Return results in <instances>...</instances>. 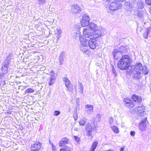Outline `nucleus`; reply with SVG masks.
Returning <instances> with one entry per match:
<instances>
[{"label":"nucleus","instance_id":"obj_43","mask_svg":"<svg viewBox=\"0 0 151 151\" xmlns=\"http://www.w3.org/2000/svg\"><path fill=\"white\" fill-rule=\"evenodd\" d=\"M138 6L139 7L140 9H142L143 7V4L142 3H139L138 4Z\"/></svg>","mask_w":151,"mask_h":151},{"label":"nucleus","instance_id":"obj_49","mask_svg":"<svg viewBox=\"0 0 151 151\" xmlns=\"http://www.w3.org/2000/svg\"><path fill=\"white\" fill-rule=\"evenodd\" d=\"M115 1H116L119 2V1L124 2L125 0H114Z\"/></svg>","mask_w":151,"mask_h":151},{"label":"nucleus","instance_id":"obj_13","mask_svg":"<svg viewBox=\"0 0 151 151\" xmlns=\"http://www.w3.org/2000/svg\"><path fill=\"white\" fill-rule=\"evenodd\" d=\"M114 56L116 59L118 60L122 56V53L119 51L118 49H115L113 52Z\"/></svg>","mask_w":151,"mask_h":151},{"label":"nucleus","instance_id":"obj_15","mask_svg":"<svg viewBox=\"0 0 151 151\" xmlns=\"http://www.w3.org/2000/svg\"><path fill=\"white\" fill-rule=\"evenodd\" d=\"M131 98L134 101L138 103L141 102L142 100V99L140 96H137L135 94L132 95Z\"/></svg>","mask_w":151,"mask_h":151},{"label":"nucleus","instance_id":"obj_10","mask_svg":"<svg viewBox=\"0 0 151 151\" xmlns=\"http://www.w3.org/2000/svg\"><path fill=\"white\" fill-rule=\"evenodd\" d=\"M131 69H133L134 70L143 72V66L140 63H137L135 64V66H133L131 67Z\"/></svg>","mask_w":151,"mask_h":151},{"label":"nucleus","instance_id":"obj_52","mask_svg":"<svg viewBox=\"0 0 151 151\" xmlns=\"http://www.w3.org/2000/svg\"><path fill=\"white\" fill-rule=\"evenodd\" d=\"M73 117H74V118L75 119V120H76V119L77 118H76V116H74Z\"/></svg>","mask_w":151,"mask_h":151},{"label":"nucleus","instance_id":"obj_5","mask_svg":"<svg viewBox=\"0 0 151 151\" xmlns=\"http://www.w3.org/2000/svg\"><path fill=\"white\" fill-rule=\"evenodd\" d=\"M147 118H144L141 120V122L139 123V129L141 131L143 132L145 131L147 128L146 121Z\"/></svg>","mask_w":151,"mask_h":151},{"label":"nucleus","instance_id":"obj_38","mask_svg":"<svg viewBox=\"0 0 151 151\" xmlns=\"http://www.w3.org/2000/svg\"><path fill=\"white\" fill-rule=\"evenodd\" d=\"M150 32L149 30H147L143 34V37L144 38H147L148 35Z\"/></svg>","mask_w":151,"mask_h":151},{"label":"nucleus","instance_id":"obj_14","mask_svg":"<svg viewBox=\"0 0 151 151\" xmlns=\"http://www.w3.org/2000/svg\"><path fill=\"white\" fill-rule=\"evenodd\" d=\"M65 58V53L64 51H62L60 53L59 56L58 61L60 65L63 64Z\"/></svg>","mask_w":151,"mask_h":151},{"label":"nucleus","instance_id":"obj_36","mask_svg":"<svg viewBox=\"0 0 151 151\" xmlns=\"http://www.w3.org/2000/svg\"><path fill=\"white\" fill-rule=\"evenodd\" d=\"M1 70L3 73L5 74L7 72L8 68H4L3 66H2Z\"/></svg>","mask_w":151,"mask_h":151},{"label":"nucleus","instance_id":"obj_4","mask_svg":"<svg viewBox=\"0 0 151 151\" xmlns=\"http://www.w3.org/2000/svg\"><path fill=\"white\" fill-rule=\"evenodd\" d=\"M142 73L140 71H138L134 70L133 69H131L129 70V73H130L131 74L132 73L134 74V78L136 79H139L141 78Z\"/></svg>","mask_w":151,"mask_h":151},{"label":"nucleus","instance_id":"obj_47","mask_svg":"<svg viewBox=\"0 0 151 151\" xmlns=\"http://www.w3.org/2000/svg\"><path fill=\"white\" fill-rule=\"evenodd\" d=\"M8 65L9 64L8 63H5L3 66L4 68H8Z\"/></svg>","mask_w":151,"mask_h":151},{"label":"nucleus","instance_id":"obj_53","mask_svg":"<svg viewBox=\"0 0 151 151\" xmlns=\"http://www.w3.org/2000/svg\"><path fill=\"white\" fill-rule=\"evenodd\" d=\"M52 145L53 148L54 147V145L53 144H52Z\"/></svg>","mask_w":151,"mask_h":151},{"label":"nucleus","instance_id":"obj_25","mask_svg":"<svg viewBox=\"0 0 151 151\" xmlns=\"http://www.w3.org/2000/svg\"><path fill=\"white\" fill-rule=\"evenodd\" d=\"M86 107L88 109V111L91 112H93V106L91 105L88 104L86 106Z\"/></svg>","mask_w":151,"mask_h":151},{"label":"nucleus","instance_id":"obj_35","mask_svg":"<svg viewBox=\"0 0 151 151\" xmlns=\"http://www.w3.org/2000/svg\"><path fill=\"white\" fill-rule=\"evenodd\" d=\"M126 106L129 108H131L133 107L134 106V105L133 104V103H127L126 104Z\"/></svg>","mask_w":151,"mask_h":151},{"label":"nucleus","instance_id":"obj_9","mask_svg":"<svg viewBox=\"0 0 151 151\" xmlns=\"http://www.w3.org/2000/svg\"><path fill=\"white\" fill-rule=\"evenodd\" d=\"M86 129L87 136L88 137L91 136L93 137V130L92 126L90 124H87L86 126Z\"/></svg>","mask_w":151,"mask_h":151},{"label":"nucleus","instance_id":"obj_18","mask_svg":"<svg viewBox=\"0 0 151 151\" xmlns=\"http://www.w3.org/2000/svg\"><path fill=\"white\" fill-rule=\"evenodd\" d=\"M69 141V139L66 138H63L59 143V146L61 147L64 145L65 144L68 143Z\"/></svg>","mask_w":151,"mask_h":151},{"label":"nucleus","instance_id":"obj_40","mask_svg":"<svg viewBox=\"0 0 151 151\" xmlns=\"http://www.w3.org/2000/svg\"><path fill=\"white\" fill-rule=\"evenodd\" d=\"M60 114V112L58 111H55L54 112V115L55 116H58Z\"/></svg>","mask_w":151,"mask_h":151},{"label":"nucleus","instance_id":"obj_6","mask_svg":"<svg viewBox=\"0 0 151 151\" xmlns=\"http://www.w3.org/2000/svg\"><path fill=\"white\" fill-rule=\"evenodd\" d=\"M49 75H50L49 78L48 83L50 86L52 85L55 82L56 77L55 76V73L53 71H52Z\"/></svg>","mask_w":151,"mask_h":151},{"label":"nucleus","instance_id":"obj_3","mask_svg":"<svg viewBox=\"0 0 151 151\" xmlns=\"http://www.w3.org/2000/svg\"><path fill=\"white\" fill-rule=\"evenodd\" d=\"M122 6V4L118 1L112 2L109 5L108 8L110 10L114 11L119 9Z\"/></svg>","mask_w":151,"mask_h":151},{"label":"nucleus","instance_id":"obj_56","mask_svg":"<svg viewBox=\"0 0 151 151\" xmlns=\"http://www.w3.org/2000/svg\"><path fill=\"white\" fill-rule=\"evenodd\" d=\"M1 75H0V79L1 78Z\"/></svg>","mask_w":151,"mask_h":151},{"label":"nucleus","instance_id":"obj_33","mask_svg":"<svg viewBox=\"0 0 151 151\" xmlns=\"http://www.w3.org/2000/svg\"><path fill=\"white\" fill-rule=\"evenodd\" d=\"M124 101L126 103V104H127V103H133V101H132L131 99L129 98H126L124 99Z\"/></svg>","mask_w":151,"mask_h":151},{"label":"nucleus","instance_id":"obj_34","mask_svg":"<svg viewBox=\"0 0 151 151\" xmlns=\"http://www.w3.org/2000/svg\"><path fill=\"white\" fill-rule=\"evenodd\" d=\"M79 89H80V92L81 94L83 92V85L81 83H80L79 84Z\"/></svg>","mask_w":151,"mask_h":151},{"label":"nucleus","instance_id":"obj_7","mask_svg":"<svg viewBox=\"0 0 151 151\" xmlns=\"http://www.w3.org/2000/svg\"><path fill=\"white\" fill-rule=\"evenodd\" d=\"M41 145V143L39 142H35L31 145L30 149L33 151H38L40 149Z\"/></svg>","mask_w":151,"mask_h":151},{"label":"nucleus","instance_id":"obj_20","mask_svg":"<svg viewBox=\"0 0 151 151\" xmlns=\"http://www.w3.org/2000/svg\"><path fill=\"white\" fill-rule=\"evenodd\" d=\"M81 25L82 26H86L88 25L90 23L89 21H87L82 19L81 22Z\"/></svg>","mask_w":151,"mask_h":151},{"label":"nucleus","instance_id":"obj_21","mask_svg":"<svg viewBox=\"0 0 151 151\" xmlns=\"http://www.w3.org/2000/svg\"><path fill=\"white\" fill-rule=\"evenodd\" d=\"M98 144V142L95 141L92 144L90 151H94Z\"/></svg>","mask_w":151,"mask_h":151},{"label":"nucleus","instance_id":"obj_30","mask_svg":"<svg viewBox=\"0 0 151 151\" xmlns=\"http://www.w3.org/2000/svg\"><path fill=\"white\" fill-rule=\"evenodd\" d=\"M38 4L42 5L45 4L47 2V0H37Z\"/></svg>","mask_w":151,"mask_h":151},{"label":"nucleus","instance_id":"obj_23","mask_svg":"<svg viewBox=\"0 0 151 151\" xmlns=\"http://www.w3.org/2000/svg\"><path fill=\"white\" fill-rule=\"evenodd\" d=\"M73 37L75 38H83L82 35H80L79 31H77L75 33L73 34Z\"/></svg>","mask_w":151,"mask_h":151},{"label":"nucleus","instance_id":"obj_32","mask_svg":"<svg viewBox=\"0 0 151 151\" xmlns=\"http://www.w3.org/2000/svg\"><path fill=\"white\" fill-rule=\"evenodd\" d=\"M137 16L139 17H143L144 16L143 12L142 11H139L137 14Z\"/></svg>","mask_w":151,"mask_h":151},{"label":"nucleus","instance_id":"obj_27","mask_svg":"<svg viewBox=\"0 0 151 151\" xmlns=\"http://www.w3.org/2000/svg\"><path fill=\"white\" fill-rule=\"evenodd\" d=\"M111 128H112L113 131L116 133H118L119 132V130L118 128L117 127L114 126H111Z\"/></svg>","mask_w":151,"mask_h":151},{"label":"nucleus","instance_id":"obj_48","mask_svg":"<svg viewBox=\"0 0 151 151\" xmlns=\"http://www.w3.org/2000/svg\"><path fill=\"white\" fill-rule=\"evenodd\" d=\"M125 4H127V8H128L129 7V3H128V2H126L125 3Z\"/></svg>","mask_w":151,"mask_h":151},{"label":"nucleus","instance_id":"obj_50","mask_svg":"<svg viewBox=\"0 0 151 151\" xmlns=\"http://www.w3.org/2000/svg\"><path fill=\"white\" fill-rule=\"evenodd\" d=\"M124 148L123 147H122L120 149V151H124Z\"/></svg>","mask_w":151,"mask_h":151},{"label":"nucleus","instance_id":"obj_39","mask_svg":"<svg viewBox=\"0 0 151 151\" xmlns=\"http://www.w3.org/2000/svg\"><path fill=\"white\" fill-rule=\"evenodd\" d=\"M114 121V119L113 118L111 117H110L109 119V124L111 125L112 124Z\"/></svg>","mask_w":151,"mask_h":151},{"label":"nucleus","instance_id":"obj_54","mask_svg":"<svg viewBox=\"0 0 151 151\" xmlns=\"http://www.w3.org/2000/svg\"><path fill=\"white\" fill-rule=\"evenodd\" d=\"M21 83V82H20V81H19V82H18V83L19 84V83Z\"/></svg>","mask_w":151,"mask_h":151},{"label":"nucleus","instance_id":"obj_55","mask_svg":"<svg viewBox=\"0 0 151 151\" xmlns=\"http://www.w3.org/2000/svg\"><path fill=\"white\" fill-rule=\"evenodd\" d=\"M150 12L151 13V8H150Z\"/></svg>","mask_w":151,"mask_h":151},{"label":"nucleus","instance_id":"obj_24","mask_svg":"<svg viewBox=\"0 0 151 151\" xmlns=\"http://www.w3.org/2000/svg\"><path fill=\"white\" fill-rule=\"evenodd\" d=\"M118 50L120 52L122 53L126 52L127 50L126 48L125 47L123 46L121 47Z\"/></svg>","mask_w":151,"mask_h":151},{"label":"nucleus","instance_id":"obj_19","mask_svg":"<svg viewBox=\"0 0 151 151\" xmlns=\"http://www.w3.org/2000/svg\"><path fill=\"white\" fill-rule=\"evenodd\" d=\"M94 32L95 33L93 35V38H99L101 36L102 34L101 31L98 30L97 29Z\"/></svg>","mask_w":151,"mask_h":151},{"label":"nucleus","instance_id":"obj_41","mask_svg":"<svg viewBox=\"0 0 151 151\" xmlns=\"http://www.w3.org/2000/svg\"><path fill=\"white\" fill-rule=\"evenodd\" d=\"M56 31L57 32V33H58L59 34V36H57V37L58 38H59L60 37L59 36V35L61 33L62 31L60 29H57Z\"/></svg>","mask_w":151,"mask_h":151},{"label":"nucleus","instance_id":"obj_37","mask_svg":"<svg viewBox=\"0 0 151 151\" xmlns=\"http://www.w3.org/2000/svg\"><path fill=\"white\" fill-rule=\"evenodd\" d=\"M34 91L33 89L32 88H29L26 89L25 91V92L28 93L31 92H33Z\"/></svg>","mask_w":151,"mask_h":151},{"label":"nucleus","instance_id":"obj_1","mask_svg":"<svg viewBox=\"0 0 151 151\" xmlns=\"http://www.w3.org/2000/svg\"><path fill=\"white\" fill-rule=\"evenodd\" d=\"M132 62V59L127 55L123 56L118 63V68L122 70L128 69Z\"/></svg>","mask_w":151,"mask_h":151},{"label":"nucleus","instance_id":"obj_11","mask_svg":"<svg viewBox=\"0 0 151 151\" xmlns=\"http://www.w3.org/2000/svg\"><path fill=\"white\" fill-rule=\"evenodd\" d=\"M71 11L73 14L79 13L81 10L79 6L76 4H74L71 7Z\"/></svg>","mask_w":151,"mask_h":151},{"label":"nucleus","instance_id":"obj_12","mask_svg":"<svg viewBox=\"0 0 151 151\" xmlns=\"http://www.w3.org/2000/svg\"><path fill=\"white\" fill-rule=\"evenodd\" d=\"M138 114L140 116H143L145 114V107L144 106H139L136 108Z\"/></svg>","mask_w":151,"mask_h":151},{"label":"nucleus","instance_id":"obj_57","mask_svg":"<svg viewBox=\"0 0 151 151\" xmlns=\"http://www.w3.org/2000/svg\"><path fill=\"white\" fill-rule=\"evenodd\" d=\"M31 34L32 33H30L29 35H31Z\"/></svg>","mask_w":151,"mask_h":151},{"label":"nucleus","instance_id":"obj_8","mask_svg":"<svg viewBox=\"0 0 151 151\" xmlns=\"http://www.w3.org/2000/svg\"><path fill=\"white\" fill-rule=\"evenodd\" d=\"M88 45L91 49H94L98 46V44L95 38H90L89 40Z\"/></svg>","mask_w":151,"mask_h":151},{"label":"nucleus","instance_id":"obj_46","mask_svg":"<svg viewBox=\"0 0 151 151\" xmlns=\"http://www.w3.org/2000/svg\"><path fill=\"white\" fill-rule=\"evenodd\" d=\"M60 151H70V150L67 148L61 149Z\"/></svg>","mask_w":151,"mask_h":151},{"label":"nucleus","instance_id":"obj_45","mask_svg":"<svg viewBox=\"0 0 151 151\" xmlns=\"http://www.w3.org/2000/svg\"><path fill=\"white\" fill-rule=\"evenodd\" d=\"M135 132L134 131H131L130 132V134L132 136H134L135 135Z\"/></svg>","mask_w":151,"mask_h":151},{"label":"nucleus","instance_id":"obj_22","mask_svg":"<svg viewBox=\"0 0 151 151\" xmlns=\"http://www.w3.org/2000/svg\"><path fill=\"white\" fill-rule=\"evenodd\" d=\"M63 81L65 82V86L67 88H68L69 87V85L70 83V81L66 77H64L63 78Z\"/></svg>","mask_w":151,"mask_h":151},{"label":"nucleus","instance_id":"obj_31","mask_svg":"<svg viewBox=\"0 0 151 151\" xmlns=\"http://www.w3.org/2000/svg\"><path fill=\"white\" fill-rule=\"evenodd\" d=\"M148 72V70L147 68L146 67H143V70L142 73H143L145 75L147 74Z\"/></svg>","mask_w":151,"mask_h":151},{"label":"nucleus","instance_id":"obj_28","mask_svg":"<svg viewBox=\"0 0 151 151\" xmlns=\"http://www.w3.org/2000/svg\"><path fill=\"white\" fill-rule=\"evenodd\" d=\"M82 19L87 21H89L90 20V18L89 17L88 15L86 14L83 15Z\"/></svg>","mask_w":151,"mask_h":151},{"label":"nucleus","instance_id":"obj_16","mask_svg":"<svg viewBox=\"0 0 151 151\" xmlns=\"http://www.w3.org/2000/svg\"><path fill=\"white\" fill-rule=\"evenodd\" d=\"M80 48L82 52L86 53L88 52L89 49L88 46L86 45H80Z\"/></svg>","mask_w":151,"mask_h":151},{"label":"nucleus","instance_id":"obj_29","mask_svg":"<svg viewBox=\"0 0 151 151\" xmlns=\"http://www.w3.org/2000/svg\"><path fill=\"white\" fill-rule=\"evenodd\" d=\"M111 69L113 73V75H114V76L115 77H116L117 76V74L116 71L115 69L114 68L113 65H112L111 66Z\"/></svg>","mask_w":151,"mask_h":151},{"label":"nucleus","instance_id":"obj_2","mask_svg":"<svg viewBox=\"0 0 151 151\" xmlns=\"http://www.w3.org/2000/svg\"><path fill=\"white\" fill-rule=\"evenodd\" d=\"M88 25L89 27L85 28L83 31V35L85 38H89V36H92L93 34L91 29L93 31L97 29V25L93 23L90 22Z\"/></svg>","mask_w":151,"mask_h":151},{"label":"nucleus","instance_id":"obj_42","mask_svg":"<svg viewBox=\"0 0 151 151\" xmlns=\"http://www.w3.org/2000/svg\"><path fill=\"white\" fill-rule=\"evenodd\" d=\"M145 1L147 4L151 5V0H145Z\"/></svg>","mask_w":151,"mask_h":151},{"label":"nucleus","instance_id":"obj_26","mask_svg":"<svg viewBox=\"0 0 151 151\" xmlns=\"http://www.w3.org/2000/svg\"><path fill=\"white\" fill-rule=\"evenodd\" d=\"M86 122V119L83 118V119L81 120L79 122V123L80 125L83 126L85 125Z\"/></svg>","mask_w":151,"mask_h":151},{"label":"nucleus","instance_id":"obj_44","mask_svg":"<svg viewBox=\"0 0 151 151\" xmlns=\"http://www.w3.org/2000/svg\"><path fill=\"white\" fill-rule=\"evenodd\" d=\"M74 137L75 140L77 142L80 141V138L76 136H74Z\"/></svg>","mask_w":151,"mask_h":151},{"label":"nucleus","instance_id":"obj_51","mask_svg":"<svg viewBox=\"0 0 151 151\" xmlns=\"http://www.w3.org/2000/svg\"><path fill=\"white\" fill-rule=\"evenodd\" d=\"M97 117L99 118H101V115L99 114H97Z\"/></svg>","mask_w":151,"mask_h":151},{"label":"nucleus","instance_id":"obj_17","mask_svg":"<svg viewBox=\"0 0 151 151\" xmlns=\"http://www.w3.org/2000/svg\"><path fill=\"white\" fill-rule=\"evenodd\" d=\"M81 45H88V40L86 38H80Z\"/></svg>","mask_w":151,"mask_h":151}]
</instances>
